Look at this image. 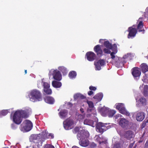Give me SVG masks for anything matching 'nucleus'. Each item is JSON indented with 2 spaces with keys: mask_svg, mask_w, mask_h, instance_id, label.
I'll use <instances>...</instances> for the list:
<instances>
[{
  "mask_svg": "<svg viewBox=\"0 0 148 148\" xmlns=\"http://www.w3.org/2000/svg\"><path fill=\"white\" fill-rule=\"evenodd\" d=\"M48 138L46 133L43 132L41 134L31 135L30 137V142H33L34 144L33 145L34 148H36V146L39 148L40 146H42V144L45 140Z\"/></svg>",
  "mask_w": 148,
  "mask_h": 148,
  "instance_id": "f257e3e1",
  "label": "nucleus"
},
{
  "mask_svg": "<svg viewBox=\"0 0 148 148\" xmlns=\"http://www.w3.org/2000/svg\"><path fill=\"white\" fill-rule=\"evenodd\" d=\"M28 115L24 110H17L14 113L12 116L13 122L17 125L20 124L22 121V118H26L28 117Z\"/></svg>",
  "mask_w": 148,
  "mask_h": 148,
  "instance_id": "f03ea898",
  "label": "nucleus"
},
{
  "mask_svg": "<svg viewBox=\"0 0 148 148\" xmlns=\"http://www.w3.org/2000/svg\"><path fill=\"white\" fill-rule=\"evenodd\" d=\"M29 97L30 100L33 102L41 101L42 100V93L39 90L36 89L32 90L29 95Z\"/></svg>",
  "mask_w": 148,
  "mask_h": 148,
  "instance_id": "7ed1b4c3",
  "label": "nucleus"
},
{
  "mask_svg": "<svg viewBox=\"0 0 148 148\" xmlns=\"http://www.w3.org/2000/svg\"><path fill=\"white\" fill-rule=\"evenodd\" d=\"M21 130L28 132L32 129L33 124L30 120H26L21 124Z\"/></svg>",
  "mask_w": 148,
  "mask_h": 148,
  "instance_id": "20e7f679",
  "label": "nucleus"
},
{
  "mask_svg": "<svg viewBox=\"0 0 148 148\" xmlns=\"http://www.w3.org/2000/svg\"><path fill=\"white\" fill-rule=\"evenodd\" d=\"M107 123H103L101 122L97 123L96 126V129L97 131L102 134L104 131L109 129V127L107 126Z\"/></svg>",
  "mask_w": 148,
  "mask_h": 148,
  "instance_id": "39448f33",
  "label": "nucleus"
},
{
  "mask_svg": "<svg viewBox=\"0 0 148 148\" xmlns=\"http://www.w3.org/2000/svg\"><path fill=\"white\" fill-rule=\"evenodd\" d=\"M129 56L128 54L125 55L122 58H121L116 56V59L117 60L115 61V64L116 66L118 68L122 67L124 64L126 62L125 59L128 58Z\"/></svg>",
  "mask_w": 148,
  "mask_h": 148,
  "instance_id": "423d86ee",
  "label": "nucleus"
},
{
  "mask_svg": "<svg viewBox=\"0 0 148 148\" xmlns=\"http://www.w3.org/2000/svg\"><path fill=\"white\" fill-rule=\"evenodd\" d=\"M89 136V133L88 131L82 130L77 134V137L79 140H82L87 139Z\"/></svg>",
  "mask_w": 148,
  "mask_h": 148,
  "instance_id": "0eeeda50",
  "label": "nucleus"
},
{
  "mask_svg": "<svg viewBox=\"0 0 148 148\" xmlns=\"http://www.w3.org/2000/svg\"><path fill=\"white\" fill-rule=\"evenodd\" d=\"M133 27H134V25L128 28L127 31L129 34L127 35V38L129 39L133 38L137 34V31L136 29Z\"/></svg>",
  "mask_w": 148,
  "mask_h": 148,
  "instance_id": "6e6552de",
  "label": "nucleus"
},
{
  "mask_svg": "<svg viewBox=\"0 0 148 148\" xmlns=\"http://www.w3.org/2000/svg\"><path fill=\"white\" fill-rule=\"evenodd\" d=\"M132 74L134 77H139L141 74L140 69L138 67H134L132 69Z\"/></svg>",
  "mask_w": 148,
  "mask_h": 148,
  "instance_id": "1a4fd4ad",
  "label": "nucleus"
},
{
  "mask_svg": "<svg viewBox=\"0 0 148 148\" xmlns=\"http://www.w3.org/2000/svg\"><path fill=\"white\" fill-rule=\"evenodd\" d=\"M87 60L89 61H92L95 59L96 57V54L92 51H89L86 54Z\"/></svg>",
  "mask_w": 148,
  "mask_h": 148,
  "instance_id": "9d476101",
  "label": "nucleus"
},
{
  "mask_svg": "<svg viewBox=\"0 0 148 148\" xmlns=\"http://www.w3.org/2000/svg\"><path fill=\"white\" fill-rule=\"evenodd\" d=\"M73 124L72 120L67 119L63 122L64 127L66 130H69L71 128V127Z\"/></svg>",
  "mask_w": 148,
  "mask_h": 148,
  "instance_id": "9b49d317",
  "label": "nucleus"
},
{
  "mask_svg": "<svg viewBox=\"0 0 148 148\" xmlns=\"http://www.w3.org/2000/svg\"><path fill=\"white\" fill-rule=\"evenodd\" d=\"M94 51L98 56L101 57L103 55V51L100 45H98L95 46Z\"/></svg>",
  "mask_w": 148,
  "mask_h": 148,
  "instance_id": "f8f14e48",
  "label": "nucleus"
},
{
  "mask_svg": "<svg viewBox=\"0 0 148 148\" xmlns=\"http://www.w3.org/2000/svg\"><path fill=\"white\" fill-rule=\"evenodd\" d=\"M53 75V78L57 80L60 81L62 79L61 74L60 72L58 70H54Z\"/></svg>",
  "mask_w": 148,
  "mask_h": 148,
  "instance_id": "ddd939ff",
  "label": "nucleus"
},
{
  "mask_svg": "<svg viewBox=\"0 0 148 148\" xmlns=\"http://www.w3.org/2000/svg\"><path fill=\"white\" fill-rule=\"evenodd\" d=\"M123 136L127 139L130 140L133 138L134 133L131 130L126 131L125 132Z\"/></svg>",
  "mask_w": 148,
  "mask_h": 148,
  "instance_id": "4468645a",
  "label": "nucleus"
},
{
  "mask_svg": "<svg viewBox=\"0 0 148 148\" xmlns=\"http://www.w3.org/2000/svg\"><path fill=\"white\" fill-rule=\"evenodd\" d=\"M128 121L124 118H121L119 122V125L122 127L124 128L127 127L128 124Z\"/></svg>",
  "mask_w": 148,
  "mask_h": 148,
  "instance_id": "2eb2a0df",
  "label": "nucleus"
},
{
  "mask_svg": "<svg viewBox=\"0 0 148 148\" xmlns=\"http://www.w3.org/2000/svg\"><path fill=\"white\" fill-rule=\"evenodd\" d=\"M145 117V114L143 112H140L137 113L136 116V119L138 121H142Z\"/></svg>",
  "mask_w": 148,
  "mask_h": 148,
  "instance_id": "dca6fc26",
  "label": "nucleus"
},
{
  "mask_svg": "<svg viewBox=\"0 0 148 148\" xmlns=\"http://www.w3.org/2000/svg\"><path fill=\"white\" fill-rule=\"evenodd\" d=\"M44 99L45 102L51 104H53L55 101L54 98L50 96L45 97H44Z\"/></svg>",
  "mask_w": 148,
  "mask_h": 148,
  "instance_id": "f3484780",
  "label": "nucleus"
},
{
  "mask_svg": "<svg viewBox=\"0 0 148 148\" xmlns=\"http://www.w3.org/2000/svg\"><path fill=\"white\" fill-rule=\"evenodd\" d=\"M79 140V143L82 146L86 147L89 144V142L87 139Z\"/></svg>",
  "mask_w": 148,
  "mask_h": 148,
  "instance_id": "a211bd4d",
  "label": "nucleus"
},
{
  "mask_svg": "<svg viewBox=\"0 0 148 148\" xmlns=\"http://www.w3.org/2000/svg\"><path fill=\"white\" fill-rule=\"evenodd\" d=\"M109 110L108 108L103 107L100 109V112L102 116H105L108 114Z\"/></svg>",
  "mask_w": 148,
  "mask_h": 148,
  "instance_id": "6ab92c4d",
  "label": "nucleus"
},
{
  "mask_svg": "<svg viewBox=\"0 0 148 148\" xmlns=\"http://www.w3.org/2000/svg\"><path fill=\"white\" fill-rule=\"evenodd\" d=\"M143 23L142 21H140L137 26V30H138L139 32H143V33H144L145 30L143 29Z\"/></svg>",
  "mask_w": 148,
  "mask_h": 148,
  "instance_id": "aec40b11",
  "label": "nucleus"
},
{
  "mask_svg": "<svg viewBox=\"0 0 148 148\" xmlns=\"http://www.w3.org/2000/svg\"><path fill=\"white\" fill-rule=\"evenodd\" d=\"M140 67L143 73H145L148 71V66L146 63L142 64Z\"/></svg>",
  "mask_w": 148,
  "mask_h": 148,
  "instance_id": "412c9836",
  "label": "nucleus"
},
{
  "mask_svg": "<svg viewBox=\"0 0 148 148\" xmlns=\"http://www.w3.org/2000/svg\"><path fill=\"white\" fill-rule=\"evenodd\" d=\"M52 84L53 87L55 88H59L62 86L61 82L56 81H53Z\"/></svg>",
  "mask_w": 148,
  "mask_h": 148,
  "instance_id": "4be33fe9",
  "label": "nucleus"
},
{
  "mask_svg": "<svg viewBox=\"0 0 148 148\" xmlns=\"http://www.w3.org/2000/svg\"><path fill=\"white\" fill-rule=\"evenodd\" d=\"M119 112L127 116H129L130 114V113L126 110L124 107L121 108L119 110Z\"/></svg>",
  "mask_w": 148,
  "mask_h": 148,
  "instance_id": "5701e85b",
  "label": "nucleus"
},
{
  "mask_svg": "<svg viewBox=\"0 0 148 148\" xmlns=\"http://www.w3.org/2000/svg\"><path fill=\"white\" fill-rule=\"evenodd\" d=\"M103 96L102 93H99L93 97V98L96 99L98 101H100L103 97Z\"/></svg>",
  "mask_w": 148,
  "mask_h": 148,
  "instance_id": "b1692460",
  "label": "nucleus"
},
{
  "mask_svg": "<svg viewBox=\"0 0 148 148\" xmlns=\"http://www.w3.org/2000/svg\"><path fill=\"white\" fill-rule=\"evenodd\" d=\"M86 103L88 104V107L90 108V109H88V112H91L92 109L94 108V104L92 102L88 100L86 101Z\"/></svg>",
  "mask_w": 148,
  "mask_h": 148,
  "instance_id": "393cba45",
  "label": "nucleus"
},
{
  "mask_svg": "<svg viewBox=\"0 0 148 148\" xmlns=\"http://www.w3.org/2000/svg\"><path fill=\"white\" fill-rule=\"evenodd\" d=\"M103 45L107 48H108L109 49H112V45L108 41H105L103 43Z\"/></svg>",
  "mask_w": 148,
  "mask_h": 148,
  "instance_id": "a878e982",
  "label": "nucleus"
},
{
  "mask_svg": "<svg viewBox=\"0 0 148 148\" xmlns=\"http://www.w3.org/2000/svg\"><path fill=\"white\" fill-rule=\"evenodd\" d=\"M139 102L143 106L146 105L147 103V100L144 97L140 98L139 100Z\"/></svg>",
  "mask_w": 148,
  "mask_h": 148,
  "instance_id": "bb28decb",
  "label": "nucleus"
},
{
  "mask_svg": "<svg viewBox=\"0 0 148 148\" xmlns=\"http://www.w3.org/2000/svg\"><path fill=\"white\" fill-rule=\"evenodd\" d=\"M59 70L62 73L63 75H65L67 74L68 72L66 68L63 66H60L58 68Z\"/></svg>",
  "mask_w": 148,
  "mask_h": 148,
  "instance_id": "cd10ccee",
  "label": "nucleus"
},
{
  "mask_svg": "<svg viewBox=\"0 0 148 148\" xmlns=\"http://www.w3.org/2000/svg\"><path fill=\"white\" fill-rule=\"evenodd\" d=\"M143 94L145 96L148 95V85H145L144 86Z\"/></svg>",
  "mask_w": 148,
  "mask_h": 148,
  "instance_id": "c85d7f7f",
  "label": "nucleus"
},
{
  "mask_svg": "<svg viewBox=\"0 0 148 148\" xmlns=\"http://www.w3.org/2000/svg\"><path fill=\"white\" fill-rule=\"evenodd\" d=\"M77 75V73L75 71H72L70 72L69 74V76L70 78H75Z\"/></svg>",
  "mask_w": 148,
  "mask_h": 148,
  "instance_id": "c756f323",
  "label": "nucleus"
},
{
  "mask_svg": "<svg viewBox=\"0 0 148 148\" xmlns=\"http://www.w3.org/2000/svg\"><path fill=\"white\" fill-rule=\"evenodd\" d=\"M116 113L115 110H109L108 113V115L109 117H112Z\"/></svg>",
  "mask_w": 148,
  "mask_h": 148,
  "instance_id": "7c9ffc66",
  "label": "nucleus"
},
{
  "mask_svg": "<svg viewBox=\"0 0 148 148\" xmlns=\"http://www.w3.org/2000/svg\"><path fill=\"white\" fill-rule=\"evenodd\" d=\"M3 110L0 112V116L2 115L3 116H5L9 112V110Z\"/></svg>",
  "mask_w": 148,
  "mask_h": 148,
  "instance_id": "2f4dec72",
  "label": "nucleus"
},
{
  "mask_svg": "<svg viewBox=\"0 0 148 148\" xmlns=\"http://www.w3.org/2000/svg\"><path fill=\"white\" fill-rule=\"evenodd\" d=\"M67 112L66 110L60 111L59 113L60 116L62 118L65 117L67 115Z\"/></svg>",
  "mask_w": 148,
  "mask_h": 148,
  "instance_id": "473e14b6",
  "label": "nucleus"
},
{
  "mask_svg": "<svg viewBox=\"0 0 148 148\" xmlns=\"http://www.w3.org/2000/svg\"><path fill=\"white\" fill-rule=\"evenodd\" d=\"M94 65L96 68V70L99 71L101 69V66L100 64L98 62H94Z\"/></svg>",
  "mask_w": 148,
  "mask_h": 148,
  "instance_id": "72a5a7b5",
  "label": "nucleus"
},
{
  "mask_svg": "<svg viewBox=\"0 0 148 148\" xmlns=\"http://www.w3.org/2000/svg\"><path fill=\"white\" fill-rule=\"evenodd\" d=\"M93 123V121L89 119H86L84 121V124L86 125H90L91 123Z\"/></svg>",
  "mask_w": 148,
  "mask_h": 148,
  "instance_id": "f704fd0d",
  "label": "nucleus"
},
{
  "mask_svg": "<svg viewBox=\"0 0 148 148\" xmlns=\"http://www.w3.org/2000/svg\"><path fill=\"white\" fill-rule=\"evenodd\" d=\"M44 91L47 95H51L52 92L51 90L49 88L46 89H44Z\"/></svg>",
  "mask_w": 148,
  "mask_h": 148,
  "instance_id": "c9c22d12",
  "label": "nucleus"
},
{
  "mask_svg": "<svg viewBox=\"0 0 148 148\" xmlns=\"http://www.w3.org/2000/svg\"><path fill=\"white\" fill-rule=\"evenodd\" d=\"M97 62L101 66H104L105 64V61L104 59H100Z\"/></svg>",
  "mask_w": 148,
  "mask_h": 148,
  "instance_id": "e433bc0d",
  "label": "nucleus"
},
{
  "mask_svg": "<svg viewBox=\"0 0 148 148\" xmlns=\"http://www.w3.org/2000/svg\"><path fill=\"white\" fill-rule=\"evenodd\" d=\"M123 105V103H116L115 105L116 109L118 110H120L122 108V107Z\"/></svg>",
  "mask_w": 148,
  "mask_h": 148,
  "instance_id": "4c0bfd02",
  "label": "nucleus"
},
{
  "mask_svg": "<svg viewBox=\"0 0 148 148\" xmlns=\"http://www.w3.org/2000/svg\"><path fill=\"white\" fill-rule=\"evenodd\" d=\"M112 148H121V144L119 143H116L113 145Z\"/></svg>",
  "mask_w": 148,
  "mask_h": 148,
  "instance_id": "58836bf2",
  "label": "nucleus"
},
{
  "mask_svg": "<svg viewBox=\"0 0 148 148\" xmlns=\"http://www.w3.org/2000/svg\"><path fill=\"white\" fill-rule=\"evenodd\" d=\"M112 49H109L106 48L103 49V51L105 53L110 54L111 53V51L110 50Z\"/></svg>",
  "mask_w": 148,
  "mask_h": 148,
  "instance_id": "ea45409f",
  "label": "nucleus"
},
{
  "mask_svg": "<svg viewBox=\"0 0 148 148\" xmlns=\"http://www.w3.org/2000/svg\"><path fill=\"white\" fill-rule=\"evenodd\" d=\"M44 89L49 88L50 87V85L47 82H44L43 83Z\"/></svg>",
  "mask_w": 148,
  "mask_h": 148,
  "instance_id": "a19ab883",
  "label": "nucleus"
},
{
  "mask_svg": "<svg viewBox=\"0 0 148 148\" xmlns=\"http://www.w3.org/2000/svg\"><path fill=\"white\" fill-rule=\"evenodd\" d=\"M116 52H112L110 53V56H111V58L112 59H114L116 58L115 56L114 55L116 53Z\"/></svg>",
  "mask_w": 148,
  "mask_h": 148,
  "instance_id": "79ce46f5",
  "label": "nucleus"
},
{
  "mask_svg": "<svg viewBox=\"0 0 148 148\" xmlns=\"http://www.w3.org/2000/svg\"><path fill=\"white\" fill-rule=\"evenodd\" d=\"M44 148H55V147L52 145L48 144L45 145Z\"/></svg>",
  "mask_w": 148,
  "mask_h": 148,
  "instance_id": "37998d69",
  "label": "nucleus"
},
{
  "mask_svg": "<svg viewBox=\"0 0 148 148\" xmlns=\"http://www.w3.org/2000/svg\"><path fill=\"white\" fill-rule=\"evenodd\" d=\"M74 99L75 100L79 99V93H77L74 95Z\"/></svg>",
  "mask_w": 148,
  "mask_h": 148,
  "instance_id": "c03bdc74",
  "label": "nucleus"
},
{
  "mask_svg": "<svg viewBox=\"0 0 148 148\" xmlns=\"http://www.w3.org/2000/svg\"><path fill=\"white\" fill-rule=\"evenodd\" d=\"M11 127L12 129L15 130L17 128V126L15 124L12 123L11 125Z\"/></svg>",
  "mask_w": 148,
  "mask_h": 148,
  "instance_id": "a18cd8bd",
  "label": "nucleus"
},
{
  "mask_svg": "<svg viewBox=\"0 0 148 148\" xmlns=\"http://www.w3.org/2000/svg\"><path fill=\"white\" fill-rule=\"evenodd\" d=\"M96 146L97 145L94 143H92L90 145V147L91 148H95Z\"/></svg>",
  "mask_w": 148,
  "mask_h": 148,
  "instance_id": "49530a36",
  "label": "nucleus"
},
{
  "mask_svg": "<svg viewBox=\"0 0 148 148\" xmlns=\"http://www.w3.org/2000/svg\"><path fill=\"white\" fill-rule=\"evenodd\" d=\"M89 89L90 90H93V91H95V90H96L97 88L96 87H94V86H90V87H89Z\"/></svg>",
  "mask_w": 148,
  "mask_h": 148,
  "instance_id": "de8ad7c7",
  "label": "nucleus"
},
{
  "mask_svg": "<svg viewBox=\"0 0 148 148\" xmlns=\"http://www.w3.org/2000/svg\"><path fill=\"white\" fill-rule=\"evenodd\" d=\"M46 132V133L47 134V136L49 138L50 136L51 137V138H54V136L53 134L51 133H50L48 135V134L46 133V132Z\"/></svg>",
  "mask_w": 148,
  "mask_h": 148,
  "instance_id": "09e8293b",
  "label": "nucleus"
},
{
  "mask_svg": "<svg viewBox=\"0 0 148 148\" xmlns=\"http://www.w3.org/2000/svg\"><path fill=\"white\" fill-rule=\"evenodd\" d=\"M92 114L94 116H95L97 115V112L96 110L95 109H94V108L92 109Z\"/></svg>",
  "mask_w": 148,
  "mask_h": 148,
  "instance_id": "8fccbe9b",
  "label": "nucleus"
},
{
  "mask_svg": "<svg viewBox=\"0 0 148 148\" xmlns=\"http://www.w3.org/2000/svg\"><path fill=\"white\" fill-rule=\"evenodd\" d=\"M86 98V97L83 95L79 93V99H84Z\"/></svg>",
  "mask_w": 148,
  "mask_h": 148,
  "instance_id": "3c124183",
  "label": "nucleus"
},
{
  "mask_svg": "<svg viewBox=\"0 0 148 148\" xmlns=\"http://www.w3.org/2000/svg\"><path fill=\"white\" fill-rule=\"evenodd\" d=\"M79 130V128L78 127H75L74 129L75 133L77 132Z\"/></svg>",
  "mask_w": 148,
  "mask_h": 148,
  "instance_id": "603ef678",
  "label": "nucleus"
},
{
  "mask_svg": "<svg viewBox=\"0 0 148 148\" xmlns=\"http://www.w3.org/2000/svg\"><path fill=\"white\" fill-rule=\"evenodd\" d=\"M88 94L90 96L93 94V92L92 90L89 91L88 92Z\"/></svg>",
  "mask_w": 148,
  "mask_h": 148,
  "instance_id": "864d4df0",
  "label": "nucleus"
},
{
  "mask_svg": "<svg viewBox=\"0 0 148 148\" xmlns=\"http://www.w3.org/2000/svg\"><path fill=\"white\" fill-rule=\"evenodd\" d=\"M134 143H131L130 144L128 148H132V147L134 145Z\"/></svg>",
  "mask_w": 148,
  "mask_h": 148,
  "instance_id": "5fc2aeb1",
  "label": "nucleus"
},
{
  "mask_svg": "<svg viewBox=\"0 0 148 148\" xmlns=\"http://www.w3.org/2000/svg\"><path fill=\"white\" fill-rule=\"evenodd\" d=\"M145 147H148V140H147L145 144Z\"/></svg>",
  "mask_w": 148,
  "mask_h": 148,
  "instance_id": "6e6d98bb",
  "label": "nucleus"
},
{
  "mask_svg": "<svg viewBox=\"0 0 148 148\" xmlns=\"http://www.w3.org/2000/svg\"><path fill=\"white\" fill-rule=\"evenodd\" d=\"M102 143H103L105 144H106L107 143V142L106 141H103L102 142H99V143L100 144H101Z\"/></svg>",
  "mask_w": 148,
  "mask_h": 148,
  "instance_id": "4d7b16f0",
  "label": "nucleus"
},
{
  "mask_svg": "<svg viewBox=\"0 0 148 148\" xmlns=\"http://www.w3.org/2000/svg\"><path fill=\"white\" fill-rule=\"evenodd\" d=\"M68 105L70 107H71L72 106L73 104L70 102H69L68 103Z\"/></svg>",
  "mask_w": 148,
  "mask_h": 148,
  "instance_id": "13d9d810",
  "label": "nucleus"
},
{
  "mask_svg": "<svg viewBox=\"0 0 148 148\" xmlns=\"http://www.w3.org/2000/svg\"><path fill=\"white\" fill-rule=\"evenodd\" d=\"M103 40H104L102 39H100L99 41V43H102Z\"/></svg>",
  "mask_w": 148,
  "mask_h": 148,
  "instance_id": "bf43d9fd",
  "label": "nucleus"
},
{
  "mask_svg": "<svg viewBox=\"0 0 148 148\" xmlns=\"http://www.w3.org/2000/svg\"><path fill=\"white\" fill-rule=\"evenodd\" d=\"M80 111L82 113H83L84 112V109L82 108H81L80 109Z\"/></svg>",
  "mask_w": 148,
  "mask_h": 148,
  "instance_id": "052dcab7",
  "label": "nucleus"
},
{
  "mask_svg": "<svg viewBox=\"0 0 148 148\" xmlns=\"http://www.w3.org/2000/svg\"><path fill=\"white\" fill-rule=\"evenodd\" d=\"M72 148H79V147H78L76 146H73L72 147Z\"/></svg>",
  "mask_w": 148,
  "mask_h": 148,
  "instance_id": "680f3d73",
  "label": "nucleus"
},
{
  "mask_svg": "<svg viewBox=\"0 0 148 148\" xmlns=\"http://www.w3.org/2000/svg\"><path fill=\"white\" fill-rule=\"evenodd\" d=\"M146 125V123H144V122L142 124V125L143 126V127H144Z\"/></svg>",
  "mask_w": 148,
  "mask_h": 148,
  "instance_id": "e2e57ef3",
  "label": "nucleus"
},
{
  "mask_svg": "<svg viewBox=\"0 0 148 148\" xmlns=\"http://www.w3.org/2000/svg\"><path fill=\"white\" fill-rule=\"evenodd\" d=\"M25 74H27V70H25Z\"/></svg>",
  "mask_w": 148,
  "mask_h": 148,
  "instance_id": "0e129e2a",
  "label": "nucleus"
},
{
  "mask_svg": "<svg viewBox=\"0 0 148 148\" xmlns=\"http://www.w3.org/2000/svg\"><path fill=\"white\" fill-rule=\"evenodd\" d=\"M145 122H145V123H148V119H147V120H146V121H145Z\"/></svg>",
  "mask_w": 148,
  "mask_h": 148,
  "instance_id": "69168bd1",
  "label": "nucleus"
},
{
  "mask_svg": "<svg viewBox=\"0 0 148 148\" xmlns=\"http://www.w3.org/2000/svg\"><path fill=\"white\" fill-rule=\"evenodd\" d=\"M12 113L11 114H10V117H11L12 116Z\"/></svg>",
  "mask_w": 148,
  "mask_h": 148,
  "instance_id": "338daca9",
  "label": "nucleus"
},
{
  "mask_svg": "<svg viewBox=\"0 0 148 148\" xmlns=\"http://www.w3.org/2000/svg\"><path fill=\"white\" fill-rule=\"evenodd\" d=\"M116 45V44H114V45Z\"/></svg>",
  "mask_w": 148,
  "mask_h": 148,
  "instance_id": "774afa93",
  "label": "nucleus"
}]
</instances>
